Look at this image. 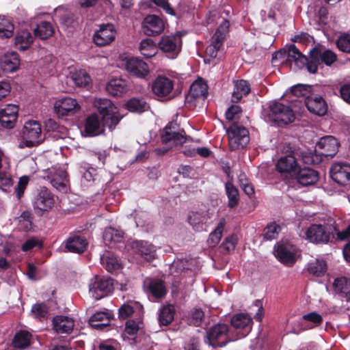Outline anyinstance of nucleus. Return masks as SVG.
<instances>
[{"mask_svg": "<svg viewBox=\"0 0 350 350\" xmlns=\"http://www.w3.org/2000/svg\"><path fill=\"white\" fill-rule=\"evenodd\" d=\"M237 340L232 331L226 324H217L206 332L204 342L214 348L223 347L228 342Z\"/></svg>", "mask_w": 350, "mask_h": 350, "instance_id": "1", "label": "nucleus"}, {"mask_svg": "<svg viewBox=\"0 0 350 350\" xmlns=\"http://www.w3.org/2000/svg\"><path fill=\"white\" fill-rule=\"evenodd\" d=\"M94 105L102 115L104 125L110 130L114 129L123 117L119 114L118 108L107 98L95 99Z\"/></svg>", "mask_w": 350, "mask_h": 350, "instance_id": "2", "label": "nucleus"}, {"mask_svg": "<svg viewBox=\"0 0 350 350\" xmlns=\"http://www.w3.org/2000/svg\"><path fill=\"white\" fill-rule=\"evenodd\" d=\"M336 229L334 226L322 224H312L305 231L306 239L314 244H326Z\"/></svg>", "mask_w": 350, "mask_h": 350, "instance_id": "3", "label": "nucleus"}, {"mask_svg": "<svg viewBox=\"0 0 350 350\" xmlns=\"http://www.w3.org/2000/svg\"><path fill=\"white\" fill-rule=\"evenodd\" d=\"M23 139L19 144L20 148L33 147L42 142L44 137L39 122L35 120L27 122L23 130Z\"/></svg>", "mask_w": 350, "mask_h": 350, "instance_id": "4", "label": "nucleus"}, {"mask_svg": "<svg viewBox=\"0 0 350 350\" xmlns=\"http://www.w3.org/2000/svg\"><path fill=\"white\" fill-rule=\"evenodd\" d=\"M336 60L337 56L332 51L314 48L310 51V59L307 64V70L309 72L314 74L317 71L318 65L320 62L329 66Z\"/></svg>", "mask_w": 350, "mask_h": 350, "instance_id": "5", "label": "nucleus"}, {"mask_svg": "<svg viewBox=\"0 0 350 350\" xmlns=\"http://www.w3.org/2000/svg\"><path fill=\"white\" fill-rule=\"evenodd\" d=\"M267 116L270 121L278 124H287L295 120V115L291 109L278 102L269 105Z\"/></svg>", "mask_w": 350, "mask_h": 350, "instance_id": "6", "label": "nucleus"}, {"mask_svg": "<svg viewBox=\"0 0 350 350\" xmlns=\"http://www.w3.org/2000/svg\"><path fill=\"white\" fill-rule=\"evenodd\" d=\"M229 147L231 150L244 148L250 141L248 131L239 125L234 124L227 131Z\"/></svg>", "mask_w": 350, "mask_h": 350, "instance_id": "7", "label": "nucleus"}, {"mask_svg": "<svg viewBox=\"0 0 350 350\" xmlns=\"http://www.w3.org/2000/svg\"><path fill=\"white\" fill-rule=\"evenodd\" d=\"M112 280L108 278L95 276L89 282V293L94 299H100L112 290Z\"/></svg>", "mask_w": 350, "mask_h": 350, "instance_id": "8", "label": "nucleus"}, {"mask_svg": "<svg viewBox=\"0 0 350 350\" xmlns=\"http://www.w3.org/2000/svg\"><path fill=\"white\" fill-rule=\"evenodd\" d=\"M229 29V22L224 20L212 37L211 44L206 49V55L210 58L216 57Z\"/></svg>", "mask_w": 350, "mask_h": 350, "instance_id": "9", "label": "nucleus"}, {"mask_svg": "<svg viewBox=\"0 0 350 350\" xmlns=\"http://www.w3.org/2000/svg\"><path fill=\"white\" fill-rule=\"evenodd\" d=\"M231 325L234 329V337L237 340L245 337L252 330V319L247 314L239 313L234 314L231 319Z\"/></svg>", "mask_w": 350, "mask_h": 350, "instance_id": "10", "label": "nucleus"}, {"mask_svg": "<svg viewBox=\"0 0 350 350\" xmlns=\"http://www.w3.org/2000/svg\"><path fill=\"white\" fill-rule=\"evenodd\" d=\"M182 41L179 35L163 36L159 48L170 59L176 58L181 50Z\"/></svg>", "mask_w": 350, "mask_h": 350, "instance_id": "11", "label": "nucleus"}, {"mask_svg": "<svg viewBox=\"0 0 350 350\" xmlns=\"http://www.w3.org/2000/svg\"><path fill=\"white\" fill-rule=\"evenodd\" d=\"M48 180L57 191L66 193L68 191L70 184L66 170L62 167H53L49 170Z\"/></svg>", "mask_w": 350, "mask_h": 350, "instance_id": "12", "label": "nucleus"}, {"mask_svg": "<svg viewBox=\"0 0 350 350\" xmlns=\"http://www.w3.org/2000/svg\"><path fill=\"white\" fill-rule=\"evenodd\" d=\"M297 253V247L288 242L278 244L275 247V256L287 266H291L295 262Z\"/></svg>", "mask_w": 350, "mask_h": 350, "instance_id": "13", "label": "nucleus"}, {"mask_svg": "<svg viewBox=\"0 0 350 350\" xmlns=\"http://www.w3.org/2000/svg\"><path fill=\"white\" fill-rule=\"evenodd\" d=\"M183 130H180L176 123L170 122L164 129L161 136L163 143L172 142L174 146H181L186 142Z\"/></svg>", "mask_w": 350, "mask_h": 350, "instance_id": "14", "label": "nucleus"}, {"mask_svg": "<svg viewBox=\"0 0 350 350\" xmlns=\"http://www.w3.org/2000/svg\"><path fill=\"white\" fill-rule=\"evenodd\" d=\"M116 33V29L113 24H103L94 33V42L100 46L108 45L115 40Z\"/></svg>", "mask_w": 350, "mask_h": 350, "instance_id": "15", "label": "nucleus"}, {"mask_svg": "<svg viewBox=\"0 0 350 350\" xmlns=\"http://www.w3.org/2000/svg\"><path fill=\"white\" fill-rule=\"evenodd\" d=\"M212 216L213 213L209 209L191 212L188 215V222L195 231L202 232L206 230L208 220Z\"/></svg>", "mask_w": 350, "mask_h": 350, "instance_id": "16", "label": "nucleus"}, {"mask_svg": "<svg viewBox=\"0 0 350 350\" xmlns=\"http://www.w3.org/2000/svg\"><path fill=\"white\" fill-rule=\"evenodd\" d=\"M339 142L333 136L327 135L321 137L316 146V151L321 156L334 157L338 152Z\"/></svg>", "mask_w": 350, "mask_h": 350, "instance_id": "17", "label": "nucleus"}, {"mask_svg": "<svg viewBox=\"0 0 350 350\" xmlns=\"http://www.w3.org/2000/svg\"><path fill=\"white\" fill-rule=\"evenodd\" d=\"M164 27L163 21L156 15L147 16L142 23L144 33L148 36H155L161 33Z\"/></svg>", "mask_w": 350, "mask_h": 350, "instance_id": "18", "label": "nucleus"}, {"mask_svg": "<svg viewBox=\"0 0 350 350\" xmlns=\"http://www.w3.org/2000/svg\"><path fill=\"white\" fill-rule=\"evenodd\" d=\"M286 60L291 68L295 70H300L305 66L307 68V64L310 62L294 44L290 45L288 49Z\"/></svg>", "mask_w": 350, "mask_h": 350, "instance_id": "19", "label": "nucleus"}, {"mask_svg": "<svg viewBox=\"0 0 350 350\" xmlns=\"http://www.w3.org/2000/svg\"><path fill=\"white\" fill-rule=\"evenodd\" d=\"M330 176L338 185H345L350 180V165L338 163L334 164L330 170Z\"/></svg>", "mask_w": 350, "mask_h": 350, "instance_id": "20", "label": "nucleus"}, {"mask_svg": "<svg viewBox=\"0 0 350 350\" xmlns=\"http://www.w3.org/2000/svg\"><path fill=\"white\" fill-rule=\"evenodd\" d=\"M55 203L54 196L46 188L43 187L38 191L35 200L34 207L42 211L51 209Z\"/></svg>", "mask_w": 350, "mask_h": 350, "instance_id": "21", "label": "nucleus"}, {"mask_svg": "<svg viewBox=\"0 0 350 350\" xmlns=\"http://www.w3.org/2000/svg\"><path fill=\"white\" fill-rule=\"evenodd\" d=\"M54 109L58 116H68L79 109L77 100L70 97H66L55 101Z\"/></svg>", "mask_w": 350, "mask_h": 350, "instance_id": "22", "label": "nucleus"}, {"mask_svg": "<svg viewBox=\"0 0 350 350\" xmlns=\"http://www.w3.org/2000/svg\"><path fill=\"white\" fill-rule=\"evenodd\" d=\"M174 88L173 81L165 77H158L152 85V92L159 97L170 95Z\"/></svg>", "mask_w": 350, "mask_h": 350, "instance_id": "23", "label": "nucleus"}, {"mask_svg": "<svg viewBox=\"0 0 350 350\" xmlns=\"http://www.w3.org/2000/svg\"><path fill=\"white\" fill-rule=\"evenodd\" d=\"M18 109L15 105L8 104L0 111V123L7 129L14 127L18 116Z\"/></svg>", "mask_w": 350, "mask_h": 350, "instance_id": "24", "label": "nucleus"}, {"mask_svg": "<svg viewBox=\"0 0 350 350\" xmlns=\"http://www.w3.org/2000/svg\"><path fill=\"white\" fill-rule=\"evenodd\" d=\"M126 70L131 75L140 78H144L149 73V69L146 63L134 57L130 58L126 61Z\"/></svg>", "mask_w": 350, "mask_h": 350, "instance_id": "25", "label": "nucleus"}, {"mask_svg": "<svg viewBox=\"0 0 350 350\" xmlns=\"http://www.w3.org/2000/svg\"><path fill=\"white\" fill-rule=\"evenodd\" d=\"M305 103L308 109L314 114L321 116L325 115L327 112V105L321 96H308Z\"/></svg>", "mask_w": 350, "mask_h": 350, "instance_id": "26", "label": "nucleus"}, {"mask_svg": "<svg viewBox=\"0 0 350 350\" xmlns=\"http://www.w3.org/2000/svg\"><path fill=\"white\" fill-rule=\"evenodd\" d=\"M129 88V83L122 78L113 79L106 85L107 92L114 96H121L126 94Z\"/></svg>", "mask_w": 350, "mask_h": 350, "instance_id": "27", "label": "nucleus"}, {"mask_svg": "<svg viewBox=\"0 0 350 350\" xmlns=\"http://www.w3.org/2000/svg\"><path fill=\"white\" fill-rule=\"evenodd\" d=\"M2 69L8 72L16 71L20 66L19 55L16 52L8 53L0 59Z\"/></svg>", "mask_w": 350, "mask_h": 350, "instance_id": "28", "label": "nucleus"}, {"mask_svg": "<svg viewBox=\"0 0 350 350\" xmlns=\"http://www.w3.org/2000/svg\"><path fill=\"white\" fill-rule=\"evenodd\" d=\"M53 325L57 333L68 334L73 329L74 321L66 316H56L53 318Z\"/></svg>", "mask_w": 350, "mask_h": 350, "instance_id": "29", "label": "nucleus"}, {"mask_svg": "<svg viewBox=\"0 0 350 350\" xmlns=\"http://www.w3.org/2000/svg\"><path fill=\"white\" fill-rule=\"evenodd\" d=\"M299 183L304 186L314 185L319 180V174L317 171L309 167L299 170L296 175Z\"/></svg>", "mask_w": 350, "mask_h": 350, "instance_id": "30", "label": "nucleus"}, {"mask_svg": "<svg viewBox=\"0 0 350 350\" xmlns=\"http://www.w3.org/2000/svg\"><path fill=\"white\" fill-rule=\"evenodd\" d=\"M133 249L146 260L154 259L156 256V247L146 241H135L133 244Z\"/></svg>", "mask_w": 350, "mask_h": 350, "instance_id": "31", "label": "nucleus"}, {"mask_svg": "<svg viewBox=\"0 0 350 350\" xmlns=\"http://www.w3.org/2000/svg\"><path fill=\"white\" fill-rule=\"evenodd\" d=\"M88 242L86 239L79 235L70 236L66 241V248L67 251L73 253H82L87 247Z\"/></svg>", "mask_w": 350, "mask_h": 350, "instance_id": "32", "label": "nucleus"}, {"mask_svg": "<svg viewBox=\"0 0 350 350\" xmlns=\"http://www.w3.org/2000/svg\"><path fill=\"white\" fill-rule=\"evenodd\" d=\"M33 42V36L27 30L19 31L14 38V46L19 51L27 50Z\"/></svg>", "mask_w": 350, "mask_h": 350, "instance_id": "33", "label": "nucleus"}, {"mask_svg": "<svg viewBox=\"0 0 350 350\" xmlns=\"http://www.w3.org/2000/svg\"><path fill=\"white\" fill-rule=\"evenodd\" d=\"M250 92V86L245 80H237L234 81V88L232 94V101L239 102L243 96L248 94Z\"/></svg>", "mask_w": 350, "mask_h": 350, "instance_id": "34", "label": "nucleus"}, {"mask_svg": "<svg viewBox=\"0 0 350 350\" xmlns=\"http://www.w3.org/2000/svg\"><path fill=\"white\" fill-rule=\"evenodd\" d=\"M333 286L336 293L342 295L347 301L350 300V279L337 278L333 282Z\"/></svg>", "mask_w": 350, "mask_h": 350, "instance_id": "35", "label": "nucleus"}, {"mask_svg": "<svg viewBox=\"0 0 350 350\" xmlns=\"http://www.w3.org/2000/svg\"><path fill=\"white\" fill-rule=\"evenodd\" d=\"M276 168L281 173H290L297 169L295 158L291 155H287L279 159L276 164Z\"/></svg>", "mask_w": 350, "mask_h": 350, "instance_id": "36", "label": "nucleus"}, {"mask_svg": "<svg viewBox=\"0 0 350 350\" xmlns=\"http://www.w3.org/2000/svg\"><path fill=\"white\" fill-rule=\"evenodd\" d=\"M85 132L88 136L97 135L102 132L100 120L97 115L92 114L87 118Z\"/></svg>", "mask_w": 350, "mask_h": 350, "instance_id": "37", "label": "nucleus"}, {"mask_svg": "<svg viewBox=\"0 0 350 350\" xmlns=\"http://www.w3.org/2000/svg\"><path fill=\"white\" fill-rule=\"evenodd\" d=\"M35 36L41 40H46L51 37L54 32L55 28L50 22L42 21L33 30Z\"/></svg>", "mask_w": 350, "mask_h": 350, "instance_id": "38", "label": "nucleus"}, {"mask_svg": "<svg viewBox=\"0 0 350 350\" xmlns=\"http://www.w3.org/2000/svg\"><path fill=\"white\" fill-rule=\"evenodd\" d=\"M226 225V219L224 217L220 219L215 229L211 232L207 239V244L209 247H215L220 241L223 231Z\"/></svg>", "mask_w": 350, "mask_h": 350, "instance_id": "39", "label": "nucleus"}, {"mask_svg": "<svg viewBox=\"0 0 350 350\" xmlns=\"http://www.w3.org/2000/svg\"><path fill=\"white\" fill-rule=\"evenodd\" d=\"M175 308L173 305L162 307L159 311V323L161 325H167L174 320Z\"/></svg>", "mask_w": 350, "mask_h": 350, "instance_id": "40", "label": "nucleus"}, {"mask_svg": "<svg viewBox=\"0 0 350 350\" xmlns=\"http://www.w3.org/2000/svg\"><path fill=\"white\" fill-rule=\"evenodd\" d=\"M110 321L109 314L105 312H98L94 314L90 319L92 327L99 329L109 325Z\"/></svg>", "mask_w": 350, "mask_h": 350, "instance_id": "41", "label": "nucleus"}, {"mask_svg": "<svg viewBox=\"0 0 350 350\" xmlns=\"http://www.w3.org/2000/svg\"><path fill=\"white\" fill-rule=\"evenodd\" d=\"M308 271L317 277L323 275L327 271V265L323 260L315 259L308 265Z\"/></svg>", "mask_w": 350, "mask_h": 350, "instance_id": "42", "label": "nucleus"}, {"mask_svg": "<svg viewBox=\"0 0 350 350\" xmlns=\"http://www.w3.org/2000/svg\"><path fill=\"white\" fill-rule=\"evenodd\" d=\"M14 30V26L12 21L4 16L0 15V38H11L13 36Z\"/></svg>", "mask_w": 350, "mask_h": 350, "instance_id": "43", "label": "nucleus"}, {"mask_svg": "<svg viewBox=\"0 0 350 350\" xmlns=\"http://www.w3.org/2000/svg\"><path fill=\"white\" fill-rule=\"evenodd\" d=\"M207 94V85L202 80H198L193 82L190 86L189 97L198 98V97H205Z\"/></svg>", "mask_w": 350, "mask_h": 350, "instance_id": "44", "label": "nucleus"}, {"mask_svg": "<svg viewBox=\"0 0 350 350\" xmlns=\"http://www.w3.org/2000/svg\"><path fill=\"white\" fill-rule=\"evenodd\" d=\"M126 107L130 111L142 113L148 110L149 105L142 98H132L126 103Z\"/></svg>", "mask_w": 350, "mask_h": 350, "instance_id": "45", "label": "nucleus"}, {"mask_svg": "<svg viewBox=\"0 0 350 350\" xmlns=\"http://www.w3.org/2000/svg\"><path fill=\"white\" fill-rule=\"evenodd\" d=\"M100 262L109 272L119 269L120 266L117 258L109 252H105L100 256Z\"/></svg>", "mask_w": 350, "mask_h": 350, "instance_id": "46", "label": "nucleus"}, {"mask_svg": "<svg viewBox=\"0 0 350 350\" xmlns=\"http://www.w3.org/2000/svg\"><path fill=\"white\" fill-rule=\"evenodd\" d=\"M226 193L228 198V205L230 208L235 207L239 200V191L230 181L225 185Z\"/></svg>", "mask_w": 350, "mask_h": 350, "instance_id": "47", "label": "nucleus"}, {"mask_svg": "<svg viewBox=\"0 0 350 350\" xmlns=\"http://www.w3.org/2000/svg\"><path fill=\"white\" fill-rule=\"evenodd\" d=\"M123 232L109 227L105 230L103 239L106 244L119 243L123 238Z\"/></svg>", "mask_w": 350, "mask_h": 350, "instance_id": "48", "label": "nucleus"}, {"mask_svg": "<svg viewBox=\"0 0 350 350\" xmlns=\"http://www.w3.org/2000/svg\"><path fill=\"white\" fill-rule=\"evenodd\" d=\"M72 81L76 85L88 88L91 84V78L85 70H79L73 73Z\"/></svg>", "mask_w": 350, "mask_h": 350, "instance_id": "49", "label": "nucleus"}, {"mask_svg": "<svg viewBox=\"0 0 350 350\" xmlns=\"http://www.w3.org/2000/svg\"><path fill=\"white\" fill-rule=\"evenodd\" d=\"M31 334L27 331H20L13 339V345L16 348H25L30 345Z\"/></svg>", "mask_w": 350, "mask_h": 350, "instance_id": "50", "label": "nucleus"}, {"mask_svg": "<svg viewBox=\"0 0 350 350\" xmlns=\"http://www.w3.org/2000/svg\"><path fill=\"white\" fill-rule=\"evenodd\" d=\"M139 51L146 57H151L155 55L157 48L152 39L146 38L140 42Z\"/></svg>", "mask_w": 350, "mask_h": 350, "instance_id": "51", "label": "nucleus"}, {"mask_svg": "<svg viewBox=\"0 0 350 350\" xmlns=\"http://www.w3.org/2000/svg\"><path fill=\"white\" fill-rule=\"evenodd\" d=\"M150 293L157 298L162 297L166 293V288L163 281L153 280L149 284Z\"/></svg>", "mask_w": 350, "mask_h": 350, "instance_id": "52", "label": "nucleus"}, {"mask_svg": "<svg viewBox=\"0 0 350 350\" xmlns=\"http://www.w3.org/2000/svg\"><path fill=\"white\" fill-rule=\"evenodd\" d=\"M142 326L141 320H129L126 323L124 334L129 336H134Z\"/></svg>", "mask_w": 350, "mask_h": 350, "instance_id": "53", "label": "nucleus"}, {"mask_svg": "<svg viewBox=\"0 0 350 350\" xmlns=\"http://www.w3.org/2000/svg\"><path fill=\"white\" fill-rule=\"evenodd\" d=\"M303 321H307L310 323L312 325H306L303 329H311L320 323H321L323 319L322 317L317 312H310L305 314L302 317Z\"/></svg>", "mask_w": 350, "mask_h": 350, "instance_id": "54", "label": "nucleus"}, {"mask_svg": "<svg viewBox=\"0 0 350 350\" xmlns=\"http://www.w3.org/2000/svg\"><path fill=\"white\" fill-rule=\"evenodd\" d=\"M107 157L105 151L91 152L90 153V161L92 165H95L96 167L103 166Z\"/></svg>", "mask_w": 350, "mask_h": 350, "instance_id": "55", "label": "nucleus"}, {"mask_svg": "<svg viewBox=\"0 0 350 350\" xmlns=\"http://www.w3.org/2000/svg\"><path fill=\"white\" fill-rule=\"evenodd\" d=\"M32 214L29 211H24L18 217L20 228L25 231L31 229L32 227Z\"/></svg>", "mask_w": 350, "mask_h": 350, "instance_id": "56", "label": "nucleus"}, {"mask_svg": "<svg viewBox=\"0 0 350 350\" xmlns=\"http://www.w3.org/2000/svg\"><path fill=\"white\" fill-rule=\"evenodd\" d=\"M336 45L340 51L350 53V34L345 33L338 37Z\"/></svg>", "mask_w": 350, "mask_h": 350, "instance_id": "57", "label": "nucleus"}, {"mask_svg": "<svg viewBox=\"0 0 350 350\" xmlns=\"http://www.w3.org/2000/svg\"><path fill=\"white\" fill-rule=\"evenodd\" d=\"M280 232V226L275 223H271L265 228V238L267 240H272L277 238Z\"/></svg>", "mask_w": 350, "mask_h": 350, "instance_id": "58", "label": "nucleus"}, {"mask_svg": "<svg viewBox=\"0 0 350 350\" xmlns=\"http://www.w3.org/2000/svg\"><path fill=\"white\" fill-rule=\"evenodd\" d=\"M204 314L201 309H194L190 315L189 323L194 326H199L204 319Z\"/></svg>", "mask_w": 350, "mask_h": 350, "instance_id": "59", "label": "nucleus"}, {"mask_svg": "<svg viewBox=\"0 0 350 350\" xmlns=\"http://www.w3.org/2000/svg\"><path fill=\"white\" fill-rule=\"evenodd\" d=\"M237 241V239L235 236L230 235L225 239L220 245V248L224 252H229L234 249Z\"/></svg>", "mask_w": 350, "mask_h": 350, "instance_id": "60", "label": "nucleus"}, {"mask_svg": "<svg viewBox=\"0 0 350 350\" xmlns=\"http://www.w3.org/2000/svg\"><path fill=\"white\" fill-rule=\"evenodd\" d=\"M32 314L38 318L45 317L48 314V308L44 304H34L31 308Z\"/></svg>", "mask_w": 350, "mask_h": 350, "instance_id": "61", "label": "nucleus"}, {"mask_svg": "<svg viewBox=\"0 0 350 350\" xmlns=\"http://www.w3.org/2000/svg\"><path fill=\"white\" fill-rule=\"evenodd\" d=\"M311 88L312 87L310 85L299 84L291 88V92L297 97L306 96L307 93L310 91Z\"/></svg>", "mask_w": 350, "mask_h": 350, "instance_id": "62", "label": "nucleus"}, {"mask_svg": "<svg viewBox=\"0 0 350 350\" xmlns=\"http://www.w3.org/2000/svg\"><path fill=\"white\" fill-rule=\"evenodd\" d=\"M317 21L321 25H325L327 23L328 12L325 7H320L315 13Z\"/></svg>", "mask_w": 350, "mask_h": 350, "instance_id": "63", "label": "nucleus"}, {"mask_svg": "<svg viewBox=\"0 0 350 350\" xmlns=\"http://www.w3.org/2000/svg\"><path fill=\"white\" fill-rule=\"evenodd\" d=\"M134 312V307L130 303L123 304L119 308V315L122 319H127Z\"/></svg>", "mask_w": 350, "mask_h": 350, "instance_id": "64", "label": "nucleus"}]
</instances>
